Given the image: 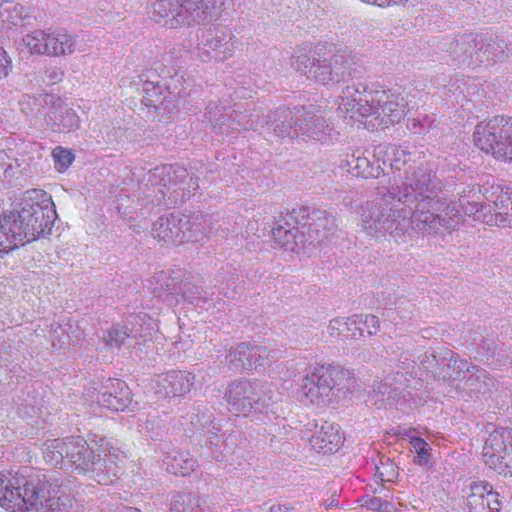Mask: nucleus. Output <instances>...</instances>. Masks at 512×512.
Wrapping results in <instances>:
<instances>
[{"label": "nucleus", "instance_id": "1", "mask_svg": "<svg viewBox=\"0 0 512 512\" xmlns=\"http://www.w3.org/2000/svg\"><path fill=\"white\" fill-rule=\"evenodd\" d=\"M442 183L432 169L409 165L401 184L388 190L391 199L409 207V229L423 233L451 230L461 221L458 205L440 197Z\"/></svg>", "mask_w": 512, "mask_h": 512}, {"label": "nucleus", "instance_id": "2", "mask_svg": "<svg viewBox=\"0 0 512 512\" xmlns=\"http://www.w3.org/2000/svg\"><path fill=\"white\" fill-rule=\"evenodd\" d=\"M56 211L51 196L40 189L25 192L21 209L0 214V253L43 237L51 230Z\"/></svg>", "mask_w": 512, "mask_h": 512}, {"label": "nucleus", "instance_id": "3", "mask_svg": "<svg viewBox=\"0 0 512 512\" xmlns=\"http://www.w3.org/2000/svg\"><path fill=\"white\" fill-rule=\"evenodd\" d=\"M67 497L60 488L12 471L0 472V508L5 512H60Z\"/></svg>", "mask_w": 512, "mask_h": 512}, {"label": "nucleus", "instance_id": "4", "mask_svg": "<svg viewBox=\"0 0 512 512\" xmlns=\"http://www.w3.org/2000/svg\"><path fill=\"white\" fill-rule=\"evenodd\" d=\"M43 453L46 462L52 465L62 464L66 460L78 474L96 473L95 479L101 485L112 483V479L103 474L104 468H108L113 476L117 474L116 451L101 445L96 452L80 436L48 440L44 443Z\"/></svg>", "mask_w": 512, "mask_h": 512}, {"label": "nucleus", "instance_id": "5", "mask_svg": "<svg viewBox=\"0 0 512 512\" xmlns=\"http://www.w3.org/2000/svg\"><path fill=\"white\" fill-rule=\"evenodd\" d=\"M409 212L406 208H393L385 200L366 201L358 209L360 232L375 241L389 235L395 242H405L409 232Z\"/></svg>", "mask_w": 512, "mask_h": 512}, {"label": "nucleus", "instance_id": "6", "mask_svg": "<svg viewBox=\"0 0 512 512\" xmlns=\"http://www.w3.org/2000/svg\"><path fill=\"white\" fill-rule=\"evenodd\" d=\"M354 383L353 373L338 364H314L303 377L301 388L310 403L328 405L332 396H347Z\"/></svg>", "mask_w": 512, "mask_h": 512}, {"label": "nucleus", "instance_id": "7", "mask_svg": "<svg viewBox=\"0 0 512 512\" xmlns=\"http://www.w3.org/2000/svg\"><path fill=\"white\" fill-rule=\"evenodd\" d=\"M475 145L497 159L512 162V118L495 116L479 123L473 133Z\"/></svg>", "mask_w": 512, "mask_h": 512}, {"label": "nucleus", "instance_id": "8", "mask_svg": "<svg viewBox=\"0 0 512 512\" xmlns=\"http://www.w3.org/2000/svg\"><path fill=\"white\" fill-rule=\"evenodd\" d=\"M266 384L258 379L241 378L233 381L226 391L227 409L236 416H247L252 410H261L269 405Z\"/></svg>", "mask_w": 512, "mask_h": 512}, {"label": "nucleus", "instance_id": "9", "mask_svg": "<svg viewBox=\"0 0 512 512\" xmlns=\"http://www.w3.org/2000/svg\"><path fill=\"white\" fill-rule=\"evenodd\" d=\"M307 217H309V212L306 207L293 209L285 216L281 215L271 229L274 243L292 252L309 244L306 223H302V220Z\"/></svg>", "mask_w": 512, "mask_h": 512}, {"label": "nucleus", "instance_id": "10", "mask_svg": "<svg viewBox=\"0 0 512 512\" xmlns=\"http://www.w3.org/2000/svg\"><path fill=\"white\" fill-rule=\"evenodd\" d=\"M484 463L498 474L512 476V428L498 427L489 433L483 446Z\"/></svg>", "mask_w": 512, "mask_h": 512}, {"label": "nucleus", "instance_id": "11", "mask_svg": "<svg viewBox=\"0 0 512 512\" xmlns=\"http://www.w3.org/2000/svg\"><path fill=\"white\" fill-rule=\"evenodd\" d=\"M477 33L472 31L442 35L433 39V47L446 53L458 66L474 67V53L477 45Z\"/></svg>", "mask_w": 512, "mask_h": 512}, {"label": "nucleus", "instance_id": "12", "mask_svg": "<svg viewBox=\"0 0 512 512\" xmlns=\"http://www.w3.org/2000/svg\"><path fill=\"white\" fill-rule=\"evenodd\" d=\"M484 188L483 202L479 212L483 213L488 225L512 226V192L500 186Z\"/></svg>", "mask_w": 512, "mask_h": 512}, {"label": "nucleus", "instance_id": "13", "mask_svg": "<svg viewBox=\"0 0 512 512\" xmlns=\"http://www.w3.org/2000/svg\"><path fill=\"white\" fill-rule=\"evenodd\" d=\"M375 90L361 82L352 83L346 86L339 96L338 109L343 114L350 113V118L359 120V118L369 117L371 108L374 105Z\"/></svg>", "mask_w": 512, "mask_h": 512}, {"label": "nucleus", "instance_id": "14", "mask_svg": "<svg viewBox=\"0 0 512 512\" xmlns=\"http://www.w3.org/2000/svg\"><path fill=\"white\" fill-rule=\"evenodd\" d=\"M371 115L379 125L388 126L399 122L406 114L407 101L400 94L391 90L375 89Z\"/></svg>", "mask_w": 512, "mask_h": 512}, {"label": "nucleus", "instance_id": "15", "mask_svg": "<svg viewBox=\"0 0 512 512\" xmlns=\"http://www.w3.org/2000/svg\"><path fill=\"white\" fill-rule=\"evenodd\" d=\"M292 129L295 130V138L306 136L314 140H322L332 130L323 111L313 105L295 111Z\"/></svg>", "mask_w": 512, "mask_h": 512}, {"label": "nucleus", "instance_id": "16", "mask_svg": "<svg viewBox=\"0 0 512 512\" xmlns=\"http://www.w3.org/2000/svg\"><path fill=\"white\" fill-rule=\"evenodd\" d=\"M351 74V63L347 55L333 54L323 59H316L311 79L321 84L340 82Z\"/></svg>", "mask_w": 512, "mask_h": 512}, {"label": "nucleus", "instance_id": "17", "mask_svg": "<svg viewBox=\"0 0 512 512\" xmlns=\"http://www.w3.org/2000/svg\"><path fill=\"white\" fill-rule=\"evenodd\" d=\"M341 167L357 177L378 178L384 173L386 160L373 157V152L356 150L346 155L341 162Z\"/></svg>", "mask_w": 512, "mask_h": 512}, {"label": "nucleus", "instance_id": "18", "mask_svg": "<svg viewBox=\"0 0 512 512\" xmlns=\"http://www.w3.org/2000/svg\"><path fill=\"white\" fill-rule=\"evenodd\" d=\"M192 224L187 216L179 217L171 215L167 218H160L152 228V235L158 240L180 244L190 240Z\"/></svg>", "mask_w": 512, "mask_h": 512}, {"label": "nucleus", "instance_id": "19", "mask_svg": "<svg viewBox=\"0 0 512 512\" xmlns=\"http://www.w3.org/2000/svg\"><path fill=\"white\" fill-rule=\"evenodd\" d=\"M477 45L474 53V66L479 64L494 65L504 61L509 53L506 51V43L497 37L477 33Z\"/></svg>", "mask_w": 512, "mask_h": 512}, {"label": "nucleus", "instance_id": "20", "mask_svg": "<svg viewBox=\"0 0 512 512\" xmlns=\"http://www.w3.org/2000/svg\"><path fill=\"white\" fill-rule=\"evenodd\" d=\"M314 426L315 431L309 438L311 447L324 454L337 451L342 444L339 425L323 421L320 425L316 423Z\"/></svg>", "mask_w": 512, "mask_h": 512}, {"label": "nucleus", "instance_id": "21", "mask_svg": "<svg viewBox=\"0 0 512 512\" xmlns=\"http://www.w3.org/2000/svg\"><path fill=\"white\" fill-rule=\"evenodd\" d=\"M192 376L183 371L160 374L155 379L156 392L167 397H177L188 393L192 387Z\"/></svg>", "mask_w": 512, "mask_h": 512}, {"label": "nucleus", "instance_id": "22", "mask_svg": "<svg viewBox=\"0 0 512 512\" xmlns=\"http://www.w3.org/2000/svg\"><path fill=\"white\" fill-rule=\"evenodd\" d=\"M306 231L309 244L315 241L320 243L329 240L337 231L338 226L335 217L324 210H314L312 212V223L306 224Z\"/></svg>", "mask_w": 512, "mask_h": 512}, {"label": "nucleus", "instance_id": "23", "mask_svg": "<svg viewBox=\"0 0 512 512\" xmlns=\"http://www.w3.org/2000/svg\"><path fill=\"white\" fill-rule=\"evenodd\" d=\"M296 109L278 107L267 114L260 115V128L265 125L275 124L274 133L281 137L295 138V130L292 129Z\"/></svg>", "mask_w": 512, "mask_h": 512}, {"label": "nucleus", "instance_id": "24", "mask_svg": "<svg viewBox=\"0 0 512 512\" xmlns=\"http://www.w3.org/2000/svg\"><path fill=\"white\" fill-rule=\"evenodd\" d=\"M406 377L401 372L388 374L383 379L375 381L373 391L381 395L383 401L392 406L400 398L405 387Z\"/></svg>", "mask_w": 512, "mask_h": 512}, {"label": "nucleus", "instance_id": "25", "mask_svg": "<svg viewBox=\"0 0 512 512\" xmlns=\"http://www.w3.org/2000/svg\"><path fill=\"white\" fill-rule=\"evenodd\" d=\"M472 371L466 372L463 389L470 397L479 398L490 394L494 387L493 379L489 377L486 370L474 365Z\"/></svg>", "mask_w": 512, "mask_h": 512}, {"label": "nucleus", "instance_id": "26", "mask_svg": "<svg viewBox=\"0 0 512 512\" xmlns=\"http://www.w3.org/2000/svg\"><path fill=\"white\" fill-rule=\"evenodd\" d=\"M114 391L104 392L99 398V403L111 411H124L130 401V391L126 384L120 380H116L111 384Z\"/></svg>", "mask_w": 512, "mask_h": 512}, {"label": "nucleus", "instance_id": "27", "mask_svg": "<svg viewBox=\"0 0 512 512\" xmlns=\"http://www.w3.org/2000/svg\"><path fill=\"white\" fill-rule=\"evenodd\" d=\"M196 3L191 2L189 0H158L155 5V10L159 13L164 12L163 16H168L167 8L171 14L173 15V19L171 20V27L176 28L178 25L182 24H190L189 21H186L187 14L191 12V10H195Z\"/></svg>", "mask_w": 512, "mask_h": 512}, {"label": "nucleus", "instance_id": "28", "mask_svg": "<svg viewBox=\"0 0 512 512\" xmlns=\"http://www.w3.org/2000/svg\"><path fill=\"white\" fill-rule=\"evenodd\" d=\"M447 356V363L443 366L440 380L446 383H453L457 380L465 378L466 372L474 369V364L462 359L453 350L450 349V355Z\"/></svg>", "mask_w": 512, "mask_h": 512}, {"label": "nucleus", "instance_id": "29", "mask_svg": "<svg viewBox=\"0 0 512 512\" xmlns=\"http://www.w3.org/2000/svg\"><path fill=\"white\" fill-rule=\"evenodd\" d=\"M76 50L75 37L66 31L49 30L47 39L48 56H65Z\"/></svg>", "mask_w": 512, "mask_h": 512}, {"label": "nucleus", "instance_id": "30", "mask_svg": "<svg viewBox=\"0 0 512 512\" xmlns=\"http://www.w3.org/2000/svg\"><path fill=\"white\" fill-rule=\"evenodd\" d=\"M373 157L389 161L391 169L400 171L411 159L410 153L396 145H378L373 151Z\"/></svg>", "mask_w": 512, "mask_h": 512}, {"label": "nucleus", "instance_id": "31", "mask_svg": "<svg viewBox=\"0 0 512 512\" xmlns=\"http://www.w3.org/2000/svg\"><path fill=\"white\" fill-rule=\"evenodd\" d=\"M504 344L490 339H482L478 345V353L490 365L498 368L508 363L509 357L503 349Z\"/></svg>", "mask_w": 512, "mask_h": 512}, {"label": "nucleus", "instance_id": "32", "mask_svg": "<svg viewBox=\"0 0 512 512\" xmlns=\"http://www.w3.org/2000/svg\"><path fill=\"white\" fill-rule=\"evenodd\" d=\"M166 466L167 471L175 476H187L194 471L196 461L188 452L178 451L167 457Z\"/></svg>", "mask_w": 512, "mask_h": 512}, {"label": "nucleus", "instance_id": "33", "mask_svg": "<svg viewBox=\"0 0 512 512\" xmlns=\"http://www.w3.org/2000/svg\"><path fill=\"white\" fill-rule=\"evenodd\" d=\"M229 125L232 130H258L260 128V112H241L233 109L228 115Z\"/></svg>", "mask_w": 512, "mask_h": 512}, {"label": "nucleus", "instance_id": "34", "mask_svg": "<svg viewBox=\"0 0 512 512\" xmlns=\"http://www.w3.org/2000/svg\"><path fill=\"white\" fill-rule=\"evenodd\" d=\"M249 370H265L270 367L277 358V351L270 350L266 346L250 344Z\"/></svg>", "mask_w": 512, "mask_h": 512}, {"label": "nucleus", "instance_id": "35", "mask_svg": "<svg viewBox=\"0 0 512 512\" xmlns=\"http://www.w3.org/2000/svg\"><path fill=\"white\" fill-rule=\"evenodd\" d=\"M328 332L332 337L344 339H357V326L355 315L348 318H335L329 322Z\"/></svg>", "mask_w": 512, "mask_h": 512}, {"label": "nucleus", "instance_id": "36", "mask_svg": "<svg viewBox=\"0 0 512 512\" xmlns=\"http://www.w3.org/2000/svg\"><path fill=\"white\" fill-rule=\"evenodd\" d=\"M489 488L488 483L473 482L470 485V493L467 496L468 512H489L486 510V496Z\"/></svg>", "mask_w": 512, "mask_h": 512}, {"label": "nucleus", "instance_id": "37", "mask_svg": "<svg viewBox=\"0 0 512 512\" xmlns=\"http://www.w3.org/2000/svg\"><path fill=\"white\" fill-rule=\"evenodd\" d=\"M446 355H450V349L446 347H439L430 353L426 352L423 355L420 364L427 373L432 375L434 379L440 380L442 368H437V363L439 361L443 362V360H447Z\"/></svg>", "mask_w": 512, "mask_h": 512}, {"label": "nucleus", "instance_id": "38", "mask_svg": "<svg viewBox=\"0 0 512 512\" xmlns=\"http://www.w3.org/2000/svg\"><path fill=\"white\" fill-rule=\"evenodd\" d=\"M49 30H37L23 37V44L31 54L47 55Z\"/></svg>", "mask_w": 512, "mask_h": 512}, {"label": "nucleus", "instance_id": "39", "mask_svg": "<svg viewBox=\"0 0 512 512\" xmlns=\"http://www.w3.org/2000/svg\"><path fill=\"white\" fill-rule=\"evenodd\" d=\"M250 343L242 342L232 348L229 353V363L233 370L242 371L249 370L250 362Z\"/></svg>", "mask_w": 512, "mask_h": 512}, {"label": "nucleus", "instance_id": "40", "mask_svg": "<svg viewBox=\"0 0 512 512\" xmlns=\"http://www.w3.org/2000/svg\"><path fill=\"white\" fill-rule=\"evenodd\" d=\"M483 193L480 186L477 185H468L463 188L461 191H458L460 205L463 206L466 203L472 206L469 210L470 213L479 212L480 204H482L484 198Z\"/></svg>", "mask_w": 512, "mask_h": 512}, {"label": "nucleus", "instance_id": "41", "mask_svg": "<svg viewBox=\"0 0 512 512\" xmlns=\"http://www.w3.org/2000/svg\"><path fill=\"white\" fill-rule=\"evenodd\" d=\"M355 321L358 338L375 335L380 330V320L375 315H355Z\"/></svg>", "mask_w": 512, "mask_h": 512}, {"label": "nucleus", "instance_id": "42", "mask_svg": "<svg viewBox=\"0 0 512 512\" xmlns=\"http://www.w3.org/2000/svg\"><path fill=\"white\" fill-rule=\"evenodd\" d=\"M171 512H200L199 498L193 494H177L173 496Z\"/></svg>", "mask_w": 512, "mask_h": 512}, {"label": "nucleus", "instance_id": "43", "mask_svg": "<svg viewBox=\"0 0 512 512\" xmlns=\"http://www.w3.org/2000/svg\"><path fill=\"white\" fill-rule=\"evenodd\" d=\"M316 64V58L314 56H310L302 50H298L291 57V67L301 73L306 75L309 79H311L312 72L314 71Z\"/></svg>", "mask_w": 512, "mask_h": 512}, {"label": "nucleus", "instance_id": "44", "mask_svg": "<svg viewBox=\"0 0 512 512\" xmlns=\"http://www.w3.org/2000/svg\"><path fill=\"white\" fill-rule=\"evenodd\" d=\"M374 477L381 482H393L398 477V467L389 458H381L375 464Z\"/></svg>", "mask_w": 512, "mask_h": 512}, {"label": "nucleus", "instance_id": "45", "mask_svg": "<svg viewBox=\"0 0 512 512\" xmlns=\"http://www.w3.org/2000/svg\"><path fill=\"white\" fill-rule=\"evenodd\" d=\"M51 118L54 122L64 129H71L78 126V117L76 113L67 108L66 106H59L54 112Z\"/></svg>", "mask_w": 512, "mask_h": 512}, {"label": "nucleus", "instance_id": "46", "mask_svg": "<svg viewBox=\"0 0 512 512\" xmlns=\"http://www.w3.org/2000/svg\"><path fill=\"white\" fill-rule=\"evenodd\" d=\"M52 157L55 168L59 172H64L75 159L72 150L62 146H57L52 150Z\"/></svg>", "mask_w": 512, "mask_h": 512}, {"label": "nucleus", "instance_id": "47", "mask_svg": "<svg viewBox=\"0 0 512 512\" xmlns=\"http://www.w3.org/2000/svg\"><path fill=\"white\" fill-rule=\"evenodd\" d=\"M410 443L417 453V458L414 462L420 466H426L429 463L430 445L420 437H412Z\"/></svg>", "mask_w": 512, "mask_h": 512}, {"label": "nucleus", "instance_id": "48", "mask_svg": "<svg viewBox=\"0 0 512 512\" xmlns=\"http://www.w3.org/2000/svg\"><path fill=\"white\" fill-rule=\"evenodd\" d=\"M407 127L414 134H425L435 127V119L428 115L408 119Z\"/></svg>", "mask_w": 512, "mask_h": 512}, {"label": "nucleus", "instance_id": "49", "mask_svg": "<svg viewBox=\"0 0 512 512\" xmlns=\"http://www.w3.org/2000/svg\"><path fill=\"white\" fill-rule=\"evenodd\" d=\"M391 309H395L401 318H407L414 310V304L404 295H394L390 299Z\"/></svg>", "mask_w": 512, "mask_h": 512}, {"label": "nucleus", "instance_id": "50", "mask_svg": "<svg viewBox=\"0 0 512 512\" xmlns=\"http://www.w3.org/2000/svg\"><path fill=\"white\" fill-rule=\"evenodd\" d=\"M130 336V332L126 328H114L108 331L105 338L106 344L110 346H120Z\"/></svg>", "mask_w": 512, "mask_h": 512}, {"label": "nucleus", "instance_id": "51", "mask_svg": "<svg viewBox=\"0 0 512 512\" xmlns=\"http://www.w3.org/2000/svg\"><path fill=\"white\" fill-rule=\"evenodd\" d=\"M486 510H490L489 512H500L501 509V500L499 493L493 491L491 485H489L487 496H486Z\"/></svg>", "mask_w": 512, "mask_h": 512}, {"label": "nucleus", "instance_id": "52", "mask_svg": "<svg viewBox=\"0 0 512 512\" xmlns=\"http://www.w3.org/2000/svg\"><path fill=\"white\" fill-rule=\"evenodd\" d=\"M12 69V61L6 51L0 47V80L6 78Z\"/></svg>", "mask_w": 512, "mask_h": 512}, {"label": "nucleus", "instance_id": "53", "mask_svg": "<svg viewBox=\"0 0 512 512\" xmlns=\"http://www.w3.org/2000/svg\"><path fill=\"white\" fill-rule=\"evenodd\" d=\"M381 502L382 498L380 497L367 496L362 499V506L366 507L367 509L379 512V509H381Z\"/></svg>", "mask_w": 512, "mask_h": 512}, {"label": "nucleus", "instance_id": "54", "mask_svg": "<svg viewBox=\"0 0 512 512\" xmlns=\"http://www.w3.org/2000/svg\"><path fill=\"white\" fill-rule=\"evenodd\" d=\"M13 12L16 14V17H12V16H9V21L13 24V25H17L18 24V19L17 17L19 18L20 21H22L23 19V16H22V13H23V8L22 7H18V6H14L13 7Z\"/></svg>", "mask_w": 512, "mask_h": 512}, {"label": "nucleus", "instance_id": "55", "mask_svg": "<svg viewBox=\"0 0 512 512\" xmlns=\"http://www.w3.org/2000/svg\"><path fill=\"white\" fill-rule=\"evenodd\" d=\"M394 509L393 503L382 499L381 509H379V512H393Z\"/></svg>", "mask_w": 512, "mask_h": 512}, {"label": "nucleus", "instance_id": "56", "mask_svg": "<svg viewBox=\"0 0 512 512\" xmlns=\"http://www.w3.org/2000/svg\"><path fill=\"white\" fill-rule=\"evenodd\" d=\"M324 505L326 509H330L331 507L336 506L337 503L335 502V500H331L330 502L325 503Z\"/></svg>", "mask_w": 512, "mask_h": 512}, {"label": "nucleus", "instance_id": "57", "mask_svg": "<svg viewBox=\"0 0 512 512\" xmlns=\"http://www.w3.org/2000/svg\"><path fill=\"white\" fill-rule=\"evenodd\" d=\"M446 363H447V360H443V362H440V361H439V362L437 363V364H438V365H437V368H443V366H445V365H446Z\"/></svg>", "mask_w": 512, "mask_h": 512}, {"label": "nucleus", "instance_id": "58", "mask_svg": "<svg viewBox=\"0 0 512 512\" xmlns=\"http://www.w3.org/2000/svg\"><path fill=\"white\" fill-rule=\"evenodd\" d=\"M270 512H287V511H282V509L280 507L274 509V508H271V511Z\"/></svg>", "mask_w": 512, "mask_h": 512}, {"label": "nucleus", "instance_id": "59", "mask_svg": "<svg viewBox=\"0 0 512 512\" xmlns=\"http://www.w3.org/2000/svg\"><path fill=\"white\" fill-rule=\"evenodd\" d=\"M244 93L242 95H236V97H240V98H243L245 97V94H246V91H243ZM236 94H238L237 91H235Z\"/></svg>", "mask_w": 512, "mask_h": 512}, {"label": "nucleus", "instance_id": "60", "mask_svg": "<svg viewBox=\"0 0 512 512\" xmlns=\"http://www.w3.org/2000/svg\"><path fill=\"white\" fill-rule=\"evenodd\" d=\"M399 363H401V364H403V365L405 364V362H404V361H402L401 359H399Z\"/></svg>", "mask_w": 512, "mask_h": 512}]
</instances>
